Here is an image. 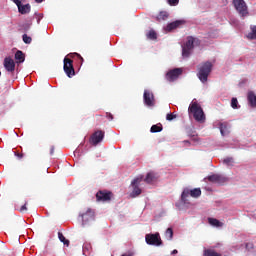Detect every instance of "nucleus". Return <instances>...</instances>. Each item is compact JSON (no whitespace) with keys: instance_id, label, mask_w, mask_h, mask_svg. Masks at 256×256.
Returning a JSON list of instances; mask_svg holds the SVG:
<instances>
[{"instance_id":"nucleus-1","label":"nucleus","mask_w":256,"mask_h":256,"mask_svg":"<svg viewBox=\"0 0 256 256\" xmlns=\"http://www.w3.org/2000/svg\"><path fill=\"white\" fill-rule=\"evenodd\" d=\"M211 71H213V64L209 61L201 64L198 67L197 77L201 83H207L209 75H211Z\"/></svg>"},{"instance_id":"nucleus-2","label":"nucleus","mask_w":256,"mask_h":256,"mask_svg":"<svg viewBox=\"0 0 256 256\" xmlns=\"http://www.w3.org/2000/svg\"><path fill=\"white\" fill-rule=\"evenodd\" d=\"M188 112L192 113L196 121H205V113L203 112V108H201L197 102L190 104Z\"/></svg>"},{"instance_id":"nucleus-3","label":"nucleus","mask_w":256,"mask_h":256,"mask_svg":"<svg viewBox=\"0 0 256 256\" xmlns=\"http://www.w3.org/2000/svg\"><path fill=\"white\" fill-rule=\"evenodd\" d=\"M195 43L199 45V39H196L193 36H189L187 38L186 43L182 47V55L184 57H189L191 55V51H193V48L195 47Z\"/></svg>"},{"instance_id":"nucleus-4","label":"nucleus","mask_w":256,"mask_h":256,"mask_svg":"<svg viewBox=\"0 0 256 256\" xmlns=\"http://www.w3.org/2000/svg\"><path fill=\"white\" fill-rule=\"evenodd\" d=\"M189 196L193 197L194 199L201 197V188H194L192 190H190L189 188L184 189L181 194V199L183 203H187V198Z\"/></svg>"},{"instance_id":"nucleus-5","label":"nucleus","mask_w":256,"mask_h":256,"mask_svg":"<svg viewBox=\"0 0 256 256\" xmlns=\"http://www.w3.org/2000/svg\"><path fill=\"white\" fill-rule=\"evenodd\" d=\"M145 241L147 245H154L155 247L163 245V240H161V235L159 232L154 234H146Z\"/></svg>"},{"instance_id":"nucleus-6","label":"nucleus","mask_w":256,"mask_h":256,"mask_svg":"<svg viewBox=\"0 0 256 256\" xmlns=\"http://www.w3.org/2000/svg\"><path fill=\"white\" fill-rule=\"evenodd\" d=\"M233 5L240 16L247 17L249 15L247 4L243 0H233Z\"/></svg>"},{"instance_id":"nucleus-7","label":"nucleus","mask_w":256,"mask_h":256,"mask_svg":"<svg viewBox=\"0 0 256 256\" xmlns=\"http://www.w3.org/2000/svg\"><path fill=\"white\" fill-rule=\"evenodd\" d=\"M63 70L66 73L67 77H74L75 68L73 67V60H71L69 57L64 58Z\"/></svg>"},{"instance_id":"nucleus-8","label":"nucleus","mask_w":256,"mask_h":256,"mask_svg":"<svg viewBox=\"0 0 256 256\" xmlns=\"http://www.w3.org/2000/svg\"><path fill=\"white\" fill-rule=\"evenodd\" d=\"M180 75H183V68H174L166 73V81L173 83L179 79Z\"/></svg>"},{"instance_id":"nucleus-9","label":"nucleus","mask_w":256,"mask_h":256,"mask_svg":"<svg viewBox=\"0 0 256 256\" xmlns=\"http://www.w3.org/2000/svg\"><path fill=\"white\" fill-rule=\"evenodd\" d=\"M113 197V192L107 190H99L96 193V201H102L103 203L111 201Z\"/></svg>"},{"instance_id":"nucleus-10","label":"nucleus","mask_w":256,"mask_h":256,"mask_svg":"<svg viewBox=\"0 0 256 256\" xmlns=\"http://www.w3.org/2000/svg\"><path fill=\"white\" fill-rule=\"evenodd\" d=\"M143 99H144V104L147 107H155V95H153V92H151L150 90H145Z\"/></svg>"},{"instance_id":"nucleus-11","label":"nucleus","mask_w":256,"mask_h":256,"mask_svg":"<svg viewBox=\"0 0 256 256\" xmlns=\"http://www.w3.org/2000/svg\"><path fill=\"white\" fill-rule=\"evenodd\" d=\"M104 138H105V131L97 130L92 134L90 138V143L92 145H99V143H101V141H103Z\"/></svg>"},{"instance_id":"nucleus-12","label":"nucleus","mask_w":256,"mask_h":256,"mask_svg":"<svg viewBox=\"0 0 256 256\" xmlns=\"http://www.w3.org/2000/svg\"><path fill=\"white\" fill-rule=\"evenodd\" d=\"M141 181H143V176L137 177L131 182L132 187H134L131 197H139L141 195V188H139Z\"/></svg>"},{"instance_id":"nucleus-13","label":"nucleus","mask_w":256,"mask_h":256,"mask_svg":"<svg viewBox=\"0 0 256 256\" xmlns=\"http://www.w3.org/2000/svg\"><path fill=\"white\" fill-rule=\"evenodd\" d=\"M207 179L210 183H217L218 185H223V183L227 182V178L219 174H212Z\"/></svg>"},{"instance_id":"nucleus-14","label":"nucleus","mask_w":256,"mask_h":256,"mask_svg":"<svg viewBox=\"0 0 256 256\" xmlns=\"http://www.w3.org/2000/svg\"><path fill=\"white\" fill-rule=\"evenodd\" d=\"M82 223L86 225L89 221H95V212L91 209H88L85 213L81 214Z\"/></svg>"},{"instance_id":"nucleus-15","label":"nucleus","mask_w":256,"mask_h":256,"mask_svg":"<svg viewBox=\"0 0 256 256\" xmlns=\"http://www.w3.org/2000/svg\"><path fill=\"white\" fill-rule=\"evenodd\" d=\"M4 67L6 71H8L9 73H13V71H15V61L9 57L5 58Z\"/></svg>"},{"instance_id":"nucleus-16","label":"nucleus","mask_w":256,"mask_h":256,"mask_svg":"<svg viewBox=\"0 0 256 256\" xmlns=\"http://www.w3.org/2000/svg\"><path fill=\"white\" fill-rule=\"evenodd\" d=\"M247 99L250 107L256 108V95L255 92L250 91L247 94Z\"/></svg>"},{"instance_id":"nucleus-17","label":"nucleus","mask_w":256,"mask_h":256,"mask_svg":"<svg viewBox=\"0 0 256 256\" xmlns=\"http://www.w3.org/2000/svg\"><path fill=\"white\" fill-rule=\"evenodd\" d=\"M185 23V21L183 20H176L172 23H169L167 25V31H173V29H177V27H181V25H183Z\"/></svg>"},{"instance_id":"nucleus-18","label":"nucleus","mask_w":256,"mask_h":256,"mask_svg":"<svg viewBox=\"0 0 256 256\" xmlns=\"http://www.w3.org/2000/svg\"><path fill=\"white\" fill-rule=\"evenodd\" d=\"M14 59L16 61V63H25V54L23 53V51L18 50L15 53Z\"/></svg>"},{"instance_id":"nucleus-19","label":"nucleus","mask_w":256,"mask_h":256,"mask_svg":"<svg viewBox=\"0 0 256 256\" xmlns=\"http://www.w3.org/2000/svg\"><path fill=\"white\" fill-rule=\"evenodd\" d=\"M19 13H21V15H27V13L31 12V5L30 4H20L19 8H18Z\"/></svg>"},{"instance_id":"nucleus-20","label":"nucleus","mask_w":256,"mask_h":256,"mask_svg":"<svg viewBox=\"0 0 256 256\" xmlns=\"http://www.w3.org/2000/svg\"><path fill=\"white\" fill-rule=\"evenodd\" d=\"M145 183H153V181H157V175L154 172H149L145 179H144Z\"/></svg>"},{"instance_id":"nucleus-21","label":"nucleus","mask_w":256,"mask_h":256,"mask_svg":"<svg viewBox=\"0 0 256 256\" xmlns=\"http://www.w3.org/2000/svg\"><path fill=\"white\" fill-rule=\"evenodd\" d=\"M161 131H163V124L161 123L152 125L150 128V133H161Z\"/></svg>"},{"instance_id":"nucleus-22","label":"nucleus","mask_w":256,"mask_h":256,"mask_svg":"<svg viewBox=\"0 0 256 256\" xmlns=\"http://www.w3.org/2000/svg\"><path fill=\"white\" fill-rule=\"evenodd\" d=\"M219 129L222 137H225V135H229V129L227 128V123H221Z\"/></svg>"},{"instance_id":"nucleus-23","label":"nucleus","mask_w":256,"mask_h":256,"mask_svg":"<svg viewBox=\"0 0 256 256\" xmlns=\"http://www.w3.org/2000/svg\"><path fill=\"white\" fill-rule=\"evenodd\" d=\"M208 223L213 227H223V223L215 218H209Z\"/></svg>"},{"instance_id":"nucleus-24","label":"nucleus","mask_w":256,"mask_h":256,"mask_svg":"<svg viewBox=\"0 0 256 256\" xmlns=\"http://www.w3.org/2000/svg\"><path fill=\"white\" fill-rule=\"evenodd\" d=\"M58 239H59V241H61V243H63L64 245H66V247H69V240H67V238H65V236L63 235V233L58 232Z\"/></svg>"},{"instance_id":"nucleus-25","label":"nucleus","mask_w":256,"mask_h":256,"mask_svg":"<svg viewBox=\"0 0 256 256\" xmlns=\"http://www.w3.org/2000/svg\"><path fill=\"white\" fill-rule=\"evenodd\" d=\"M147 39H150L151 41H155V39H157V32H155V30H150L147 34H146Z\"/></svg>"},{"instance_id":"nucleus-26","label":"nucleus","mask_w":256,"mask_h":256,"mask_svg":"<svg viewBox=\"0 0 256 256\" xmlns=\"http://www.w3.org/2000/svg\"><path fill=\"white\" fill-rule=\"evenodd\" d=\"M169 17V14L165 11H162L158 14L157 19L158 21H165Z\"/></svg>"},{"instance_id":"nucleus-27","label":"nucleus","mask_w":256,"mask_h":256,"mask_svg":"<svg viewBox=\"0 0 256 256\" xmlns=\"http://www.w3.org/2000/svg\"><path fill=\"white\" fill-rule=\"evenodd\" d=\"M165 239L171 241L173 239V228H168L165 232Z\"/></svg>"},{"instance_id":"nucleus-28","label":"nucleus","mask_w":256,"mask_h":256,"mask_svg":"<svg viewBox=\"0 0 256 256\" xmlns=\"http://www.w3.org/2000/svg\"><path fill=\"white\" fill-rule=\"evenodd\" d=\"M204 256H221V253H217L215 250L207 249L204 251Z\"/></svg>"},{"instance_id":"nucleus-29","label":"nucleus","mask_w":256,"mask_h":256,"mask_svg":"<svg viewBox=\"0 0 256 256\" xmlns=\"http://www.w3.org/2000/svg\"><path fill=\"white\" fill-rule=\"evenodd\" d=\"M248 39H256V26L251 27V32L247 35Z\"/></svg>"},{"instance_id":"nucleus-30","label":"nucleus","mask_w":256,"mask_h":256,"mask_svg":"<svg viewBox=\"0 0 256 256\" xmlns=\"http://www.w3.org/2000/svg\"><path fill=\"white\" fill-rule=\"evenodd\" d=\"M231 107L232 109H239V101L237 100V98H232Z\"/></svg>"},{"instance_id":"nucleus-31","label":"nucleus","mask_w":256,"mask_h":256,"mask_svg":"<svg viewBox=\"0 0 256 256\" xmlns=\"http://www.w3.org/2000/svg\"><path fill=\"white\" fill-rule=\"evenodd\" d=\"M22 39L26 45H30L31 41H33L31 36H27V34H23Z\"/></svg>"},{"instance_id":"nucleus-32","label":"nucleus","mask_w":256,"mask_h":256,"mask_svg":"<svg viewBox=\"0 0 256 256\" xmlns=\"http://www.w3.org/2000/svg\"><path fill=\"white\" fill-rule=\"evenodd\" d=\"M223 163H225V165H233V163H235V160L233 159V157H227L223 160Z\"/></svg>"},{"instance_id":"nucleus-33","label":"nucleus","mask_w":256,"mask_h":256,"mask_svg":"<svg viewBox=\"0 0 256 256\" xmlns=\"http://www.w3.org/2000/svg\"><path fill=\"white\" fill-rule=\"evenodd\" d=\"M167 3L171 7H177V5H179V0H167Z\"/></svg>"},{"instance_id":"nucleus-34","label":"nucleus","mask_w":256,"mask_h":256,"mask_svg":"<svg viewBox=\"0 0 256 256\" xmlns=\"http://www.w3.org/2000/svg\"><path fill=\"white\" fill-rule=\"evenodd\" d=\"M166 119H167V121H173V119H177V115L172 114V113H168L166 115Z\"/></svg>"},{"instance_id":"nucleus-35","label":"nucleus","mask_w":256,"mask_h":256,"mask_svg":"<svg viewBox=\"0 0 256 256\" xmlns=\"http://www.w3.org/2000/svg\"><path fill=\"white\" fill-rule=\"evenodd\" d=\"M246 249L247 251H251V249H254L253 243H246Z\"/></svg>"},{"instance_id":"nucleus-36","label":"nucleus","mask_w":256,"mask_h":256,"mask_svg":"<svg viewBox=\"0 0 256 256\" xmlns=\"http://www.w3.org/2000/svg\"><path fill=\"white\" fill-rule=\"evenodd\" d=\"M20 213H25L27 211V203H25L21 208H20Z\"/></svg>"},{"instance_id":"nucleus-37","label":"nucleus","mask_w":256,"mask_h":256,"mask_svg":"<svg viewBox=\"0 0 256 256\" xmlns=\"http://www.w3.org/2000/svg\"><path fill=\"white\" fill-rule=\"evenodd\" d=\"M13 3L19 8L21 6V0H13Z\"/></svg>"},{"instance_id":"nucleus-38","label":"nucleus","mask_w":256,"mask_h":256,"mask_svg":"<svg viewBox=\"0 0 256 256\" xmlns=\"http://www.w3.org/2000/svg\"><path fill=\"white\" fill-rule=\"evenodd\" d=\"M106 117H107L110 121H113V114H111V113H106Z\"/></svg>"},{"instance_id":"nucleus-39","label":"nucleus","mask_w":256,"mask_h":256,"mask_svg":"<svg viewBox=\"0 0 256 256\" xmlns=\"http://www.w3.org/2000/svg\"><path fill=\"white\" fill-rule=\"evenodd\" d=\"M15 155L18 159H23V153L15 152Z\"/></svg>"},{"instance_id":"nucleus-40","label":"nucleus","mask_w":256,"mask_h":256,"mask_svg":"<svg viewBox=\"0 0 256 256\" xmlns=\"http://www.w3.org/2000/svg\"><path fill=\"white\" fill-rule=\"evenodd\" d=\"M54 154H55V146H51L50 155H54Z\"/></svg>"},{"instance_id":"nucleus-41","label":"nucleus","mask_w":256,"mask_h":256,"mask_svg":"<svg viewBox=\"0 0 256 256\" xmlns=\"http://www.w3.org/2000/svg\"><path fill=\"white\" fill-rule=\"evenodd\" d=\"M31 26L29 25V24H26V25H24V31H29V28H30Z\"/></svg>"},{"instance_id":"nucleus-42","label":"nucleus","mask_w":256,"mask_h":256,"mask_svg":"<svg viewBox=\"0 0 256 256\" xmlns=\"http://www.w3.org/2000/svg\"><path fill=\"white\" fill-rule=\"evenodd\" d=\"M121 256H133V253L127 252V253H125V254H122Z\"/></svg>"},{"instance_id":"nucleus-43","label":"nucleus","mask_w":256,"mask_h":256,"mask_svg":"<svg viewBox=\"0 0 256 256\" xmlns=\"http://www.w3.org/2000/svg\"><path fill=\"white\" fill-rule=\"evenodd\" d=\"M179 253V251H177V249H175V250H173L172 252H171V255H177Z\"/></svg>"},{"instance_id":"nucleus-44","label":"nucleus","mask_w":256,"mask_h":256,"mask_svg":"<svg viewBox=\"0 0 256 256\" xmlns=\"http://www.w3.org/2000/svg\"><path fill=\"white\" fill-rule=\"evenodd\" d=\"M75 55H76L77 57H79V59H81V61H83V57H81V55H80V54L75 53Z\"/></svg>"},{"instance_id":"nucleus-45","label":"nucleus","mask_w":256,"mask_h":256,"mask_svg":"<svg viewBox=\"0 0 256 256\" xmlns=\"http://www.w3.org/2000/svg\"><path fill=\"white\" fill-rule=\"evenodd\" d=\"M36 3H43V0H35Z\"/></svg>"},{"instance_id":"nucleus-46","label":"nucleus","mask_w":256,"mask_h":256,"mask_svg":"<svg viewBox=\"0 0 256 256\" xmlns=\"http://www.w3.org/2000/svg\"><path fill=\"white\" fill-rule=\"evenodd\" d=\"M184 143H189V141H184Z\"/></svg>"},{"instance_id":"nucleus-47","label":"nucleus","mask_w":256,"mask_h":256,"mask_svg":"<svg viewBox=\"0 0 256 256\" xmlns=\"http://www.w3.org/2000/svg\"><path fill=\"white\" fill-rule=\"evenodd\" d=\"M0 77H1V71H0Z\"/></svg>"},{"instance_id":"nucleus-48","label":"nucleus","mask_w":256,"mask_h":256,"mask_svg":"<svg viewBox=\"0 0 256 256\" xmlns=\"http://www.w3.org/2000/svg\"><path fill=\"white\" fill-rule=\"evenodd\" d=\"M20 1H25V0H20Z\"/></svg>"}]
</instances>
